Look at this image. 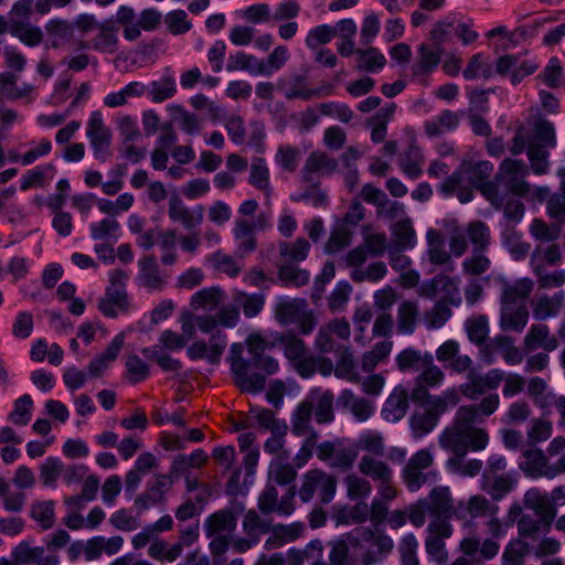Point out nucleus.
Returning a JSON list of instances; mask_svg holds the SVG:
<instances>
[{
	"label": "nucleus",
	"instance_id": "36",
	"mask_svg": "<svg viewBox=\"0 0 565 565\" xmlns=\"http://www.w3.org/2000/svg\"><path fill=\"white\" fill-rule=\"evenodd\" d=\"M361 473L380 482L392 481V469L384 461L376 460L373 457L363 456L359 463Z\"/></svg>",
	"mask_w": 565,
	"mask_h": 565
},
{
	"label": "nucleus",
	"instance_id": "56",
	"mask_svg": "<svg viewBox=\"0 0 565 565\" xmlns=\"http://www.w3.org/2000/svg\"><path fill=\"white\" fill-rule=\"evenodd\" d=\"M417 315L418 309L415 302L403 301L397 310L398 331L401 333H413Z\"/></svg>",
	"mask_w": 565,
	"mask_h": 565
},
{
	"label": "nucleus",
	"instance_id": "46",
	"mask_svg": "<svg viewBox=\"0 0 565 565\" xmlns=\"http://www.w3.org/2000/svg\"><path fill=\"white\" fill-rule=\"evenodd\" d=\"M284 349V355L287 360L292 363L296 360H299L301 356L306 355L308 352V348L303 340L298 338L292 332H287L281 334L277 340Z\"/></svg>",
	"mask_w": 565,
	"mask_h": 565
},
{
	"label": "nucleus",
	"instance_id": "22",
	"mask_svg": "<svg viewBox=\"0 0 565 565\" xmlns=\"http://www.w3.org/2000/svg\"><path fill=\"white\" fill-rule=\"evenodd\" d=\"M499 403V395L490 394L479 404L460 406L457 412L463 422L472 424L478 420L480 416L488 417L492 415L498 409Z\"/></svg>",
	"mask_w": 565,
	"mask_h": 565
},
{
	"label": "nucleus",
	"instance_id": "9",
	"mask_svg": "<svg viewBox=\"0 0 565 565\" xmlns=\"http://www.w3.org/2000/svg\"><path fill=\"white\" fill-rule=\"evenodd\" d=\"M170 273L162 270L154 255H143L138 259L136 281L148 291H162L170 279Z\"/></svg>",
	"mask_w": 565,
	"mask_h": 565
},
{
	"label": "nucleus",
	"instance_id": "53",
	"mask_svg": "<svg viewBox=\"0 0 565 565\" xmlns=\"http://www.w3.org/2000/svg\"><path fill=\"white\" fill-rule=\"evenodd\" d=\"M289 57L290 54L287 46H276L274 51L268 55L267 60H264V63L259 64V75L269 76L274 72L281 70L289 60Z\"/></svg>",
	"mask_w": 565,
	"mask_h": 565
},
{
	"label": "nucleus",
	"instance_id": "24",
	"mask_svg": "<svg viewBox=\"0 0 565 565\" xmlns=\"http://www.w3.org/2000/svg\"><path fill=\"white\" fill-rule=\"evenodd\" d=\"M524 345L527 351H534L542 348L546 351H553L557 348V340L550 337V330L546 324H532L524 339Z\"/></svg>",
	"mask_w": 565,
	"mask_h": 565
},
{
	"label": "nucleus",
	"instance_id": "27",
	"mask_svg": "<svg viewBox=\"0 0 565 565\" xmlns=\"http://www.w3.org/2000/svg\"><path fill=\"white\" fill-rule=\"evenodd\" d=\"M339 403L349 408L355 419L364 422L374 413L373 404L365 398H358L351 390H343L339 396Z\"/></svg>",
	"mask_w": 565,
	"mask_h": 565
},
{
	"label": "nucleus",
	"instance_id": "60",
	"mask_svg": "<svg viewBox=\"0 0 565 565\" xmlns=\"http://www.w3.org/2000/svg\"><path fill=\"white\" fill-rule=\"evenodd\" d=\"M335 36V30L332 25L320 24L308 32L305 43L308 49L316 50L320 45L330 43Z\"/></svg>",
	"mask_w": 565,
	"mask_h": 565
},
{
	"label": "nucleus",
	"instance_id": "62",
	"mask_svg": "<svg viewBox=\"0 0 565 565\" xmlns=\"http://www.w3.org/2000/svg\"><path fill=\"white\" fill-rule=\"evenodd\" d=\"M462 76L466 81H472L479 76L490 78L492 76V67L483 60L482 53H477L469 60L467 67L462 72Z\"/></svg>",
	"mask_w": 565,
	"mask_h": 565
},
{
	"label": "nucleus",
	"instance_id": "51",
	"mask_svg": "<svg viewBox=\"0 0 565 565\" xmlns=\"http://www.w3.org/2000/svg\"><path fill=\"white\" fill-rule=\"evenodd\" d=\"M358 66L366 72H376L382 70L386 64L385 56L376 49L369 47L366 50H356Z\"/></svg>",
	"mask_w": 565,
	"mask_h": 565
},
{
	"label": "nucleus",
	"instance_id": "17",
	"mask_svg": "<svg viewBox=\"0 0 565 565\" xmlns=\"http://www.w3.org/2000/svg\"><path fill=\"white\" fill-rule=\"evenodd\" d=\"M313 411L315 420L318 424H328L334 419V395L330 391L315 390L308 394Z\"/></svg>",
	"mask_w": 565,
	"mask_h": 565
},
{
	"label": "nucleus",
	"instance_id": "41",
	"mask_svg": "<svg viewBox=\"0 0 565 565\" xmlns=\"http://www.w3.org/2000/svg\"><path fill=\"white\" fill-rule=\"evenodd\" d=\"M310 273L294 264H284L278 267V280L285 287H302L309 282Z\"/></svg>",
	"mask_w": 565,
	"mask_h": 565
},
{
	"label": "nucleus",
	"instance_id": "32",
	"mask_svg": "<svg viewBox=\"0 0 565 565\" xmlns=\"http://www.w3.org/2000/svg\"><path fill=\"white\" fill-rule=\"evenodd\" d=\"M551 522V519L547 518L524 514L518 522V531L521 536L534 541L537 540L541 534L550 532Z\"/></svg>",
	"mask_w": 565,
	"mask_h": 565
},
{
	"label": "nucleus",
	"instance_id": "1",
	"mask_svg": "<svg viewBox=\"0 0 565 565\" xmlns=\"http://www.w3.org/2000/svg\"><path fill=\"white\" fill-rule=\"evenodd\" d=\"M439 446L451 452V457H465L469 450H483L489 443L486 429L473 427L456 413L454 423L446 427L438 438Z\"/></svg>",
	"mask_w": 565,
	"mask_h": 565
},
{
	"label": "nucleus",
	"instance_id": "5",
	"mask_svg": "<svg viewBox=\"0 0 565 565\" xmlns=\"http://www.w3.org/2000/svg\"><path fill=\"white\" fill-rule=\"evenodd\" d=\"M337 491V479L321 469H311L303 475L299 489V498L302 502H309L316 492L322 504L330 503Z\"/></svg>",
	"mask_w": 565,
	"mask_h": 565
},
{
	"label": "nucleus",
	"instance_id": "37",
	"mask_svg": "<svg viewBox=\"0 0 565 565\" xmlns=\"http://www.w3.org/2000/svg\"><path fill=\"white\" fill-rule=\"evenodd\" d=\"M466 236L473 245V252H487L491 234L489 226L482 221H472L467 225Z\"/></svg>",
	"mask_w": 565,
	"mask_h": 565
},
{
	"label": "nucleus",
	"instance_id": "52",
	"mask_svg": "<svg viewBox=\"0 0 565 565\" xmlns=\"http://www.w3.org/2000/svg\"><path fill=\"white\" fill-rule=\"evenodd\" d=\"M310 252V244L305 238H297L292 243L280 242L279 254L281 257L295 263L302 262L307 258Z\"/></svg>",
	"mask_w": 565,
	"mask_h": 565
},
{
	"label": "nucleus",
	"instance_id": "30",
	"mask_svg": "<svg viewBox=\"0 0 565 565\" xmlns=\"http://www.w3.org/2000/svg\"><path fill=\"white\" fill-rule=\"evenodd\" d=\"M306 308L305 300L281 299L275 306V318L282 326L295 324Z\"/></svg>",
	"mask_w": 565,
	"mask_h": 565
},
{
	"label": "nucleus",
	"instance_id": "63",
	"mask_svg": "<svg viewBox=\"0 0 565 565\" xmlns=\"http://www.w3.org/2000/svg\"><path fill=\"white\" fill-rule=\"evenodd\" d=\"M393 234L402 249L413 248L416 244V234L409 218L398 221L393 226Z\"/></svg>",
	"mask_w": 565,
	"mask_h": 565
},
{
	"label": "nucleus",
	"instance_id": "31",
	"mask_svg": "<svg viewBox=\"0 0 565 565\" xmlns=\"http://www.w3.org/2000/svg\"><path fill=\"white\" fill-rule=\"evenodd\" d=\"M338 167L335 159L321 151H313L309 154L303 167V180L311 181L312 174L317 172L332 173Z\"/></svg>",
	"mask_w": 565,
	"mask_h": 565
},
{
	"label": "nucleus",
	"instance_id": "2",
	"mask_svg": "<svg viewBox=\"0 0 565 565\" xmlns=\"http://www.w3.org/2000/svg\"><path fill=\"white\" fill-rule=\"evenodd\" d=\"M423 289L424 295L429 298H434L440 292L446 294L439 301H437L433 310L426 315L428 328H441L452 315L449 305L452 302L451 295L454 291H457V288L449 276L439 274L429 282L424 285Z\"/></svg>",
	"mask_w": 565,
	"mask_h": 565
},
{
	"label": "nucleus",
	"instance_id": "38",
	"mask_svg": "<svg viewBox=\"0 0 565 565\" xmlns=\"http://www.w3.org/2000/svg\"><path fill=\"white\" fill-rule=\"evenodd\" d=\"M223 292L217 287L203 288L191 297L190 306L193 310H214L221 303Z\"/></svg>",
	"mask_w": 565,
	"mask_h": 565
},
{
	"label": "nucleus",
	"instance_id": "26",
	"mask_svg": "<svg viewBox=\"0 0 565 565\" xmlns=\"http://www.w3.org/2000/svg\"><path fill=\"white\" fill-rule=\"evenodd\" d=\"M529 320L526 306L502 305L501 328L505 331L521 332Z\"/></svg>",
	"mask_w": 565,
	"mask_h": 565
},
{
	"label": "nucleus",
	"instance_id": "39",
	"mask_svg": "<svg viewBox=\"0 0 565 565\" xmlns=\"http://www.w3.org/2000/svg\"><path fill=\"white\" fill-rule=\"evenodd\" d=\"M141 353L147 360L156 362L164 372H179L182 369V363L166 353L160 345L146 347L141 349Z\"/></svg>",
	"mask_w": 565,
	"mask_h": 565
},
{
	"label": "nucleus",
	"instance_id": "44",
	"mask_svg": "<svg viewBox=\"0 0 565 565\" xmlns=\"http://www.w3.org/2000/svg\"><path fill=\"white\" fill-rule=\"evenodd\" d=\"M527 158L531 162V170L537 174H546L550 169L548 148L543 147L536 141H531L526 149Z\"/></svg>",
	"mask_w": 565,
	"mask_h": 565
},
{
	"label": "nucleus",
	"instance_id": "64",
	"mask_svg": "<svg viewBox=\"0 0 565 565\" xmlns=\"http://www.w3.org/2000/svg\"><path fill=\"white\" fill-rule=\"evenodd\" d=\"M164 23L167 24L168 31L173 35L185 34L192 28V23L188 19L186 12L182 9H177L167 13L164 17Z\"/></svg>",
	"mask_w": 565,
	"mask_h": 565
},
{
	"label": "nucleus",
	"instance_id": "57",
	"mask_svg": "<svg viewBox=\"0 0 565 565\" xmlns=\"http://www.w3.org/2000/svg\"><path fill=\"white\" fill-rule=\"evenodd\" d=\"M139 513L136 514L130 509H119L115 511L110 518V524L120 531L131 532L140 526Z\"/></svg>",
	"mask_w": 565,
	"mask_h": 565
},
{
	"label": "nucleus",
	"instance_id": "19",
	"mask_svg": "<svg viewBox=\"0 0 565 565\" xmlns=\"http://www.w3.org/2000/svg\"><path fill=\"white\" fill-rule=\"evenodd\" d=\"M248 183L256 190L263 192L267 202H269L273 194V188L270 185V171L264 158L254 157L252 159Z\"/></svg>",
	"mask_w": 565,
	"mask_h": 565
},
{
	"label": "nucleus",
	"instance_id": "54",
	"mask_svg": "<svg viewBox=\"0 0 565 565\" xmlns=\"http://www.w3.org/2000/svg\"><path fill=\"white\" fill-rule=\"evenodd\" d=\"M427 241L429 246L427 255L430 263L435 265H446L450 263V254L444 248L443 239L436 231L430 230L427 233Z\"/></svg>",
	"mask_w": 565,
	"mask_h": 565
},
{
	"label": "nucleus",
	"instance_id": "21",
	"mask_svg": "<svg viewBox=\"0 0 565 565\" xmlns=\"http://www.w3.org/2000/svg\"><path fill=\"white\" fill-rule=\"evenodd\" d=\"M459 126V116L450 109L441 110L437 116L425 121L424 130L429 138L441 136L446 131H454Z\"/></svg>",
	"mask_w": 565,
	"mask_h": 565
},
{
	"label": "nucleus",
	"instance_id": "15",
	"mask_svg": "<svg viewBox=\"0 0 565 565\" xmlns=\"http://www.w3.org/2000/svg\"><path fill=\"white\" fill-rule=\"evenodd\" d=\"M124 342L125 333L120 332L116 334L107 345L106 350L89 362L87 367L89 375L98 377L106 369H108L110 363L116 361L118 358Z\"/></svg>",
	"mask_w": 565,
	"mask_h": 565
},
{
	"label": "nucleus",
	"instance_id": "28",
	"mask_svg": "<svg viewBox=\"0 0 565 565\" xmlns=\"http://www.w3.org/2000/svg\"><path fill=\"white\" fill-rule=\"evenodd\" d=\"M532 289L533 281L529 278L519 279L512 285H505L502 291L501 303L525 306Z\"/></svg>",
	"mask_w": 565,
	"mask_h": 565
},
{
	"label": "nucleus",
	"instance_id": "8",
	"mask_svg": "<svg viewBox=\"0 0 565 565\" xmlns=\"http://www.w3.org/2000/svg\"><path fill=\"white\" fill-rule=\"evenodd\" d=\"M433 462V455L426 448L412 455L403 469L404 482L409 491H417L423 484L437 480L436 471L424 472Z\"/></svg>",
	"mask_w": 565,
	"mask_h": 565
},
{
	"label": "nucleus",
	"instance_id": "4",
	"mask_svg": "<svg viewBox=\"0 0 565 565\" xmlns=\"http://www.w3.org/2000/svg\"><path fill=\"white\" fill-rule=\"evenodd\" d=\"M461 173L470 185L478 190L492 205L500 201L497 180H491L493 163L488 160L465 161L460 164Z\"/></svg>",
	"mask_w": 565,
	"mask_h": 565
},
{
	"label": "nucleus",
	"instance_id": "42",
	"mask_svg": "<svg viewBox=\"0 0 565 565\" xmlns=\"http://www.w3.org/2000/svg\"><path fill=\"white\" fill-rule=\"evenodd\" d=\"M484 480L486 483L483 489L494 501L502 500L513 490L516 483V480L510 475H500L492 479L489 477V479Z\"/></svg>",
	"mask_w": 565,
	"mask_h": 565
},
{
	"label": "nucleus",
	"instance_id": "34",
	"mask_svg": "<svg viewBox=\"0 0 565 565\" xmlns=\"http://www.w3.org/2000/svg\"><path fill=\"white\" fill-rule=\"evenodd\" d=\"M47 36L54 49L61 47L71 41L74 34L73 24L64 19H52L45 24Z\"/></svg>",
	"mask_w": 565,
	"mask_h": 565
},
{
	"label": "nucleus",
	"instance_id": "45",
	"mask_svg": "<svg viewBox=\"0 0 565 565\" xmlns=\"http://www.w3.org/2000/svg\"><path fill=\"white\" fill-rule=\"evenodd\" d=\"M126 376L130 384L145 382L150 377V366L137 354H129L125 362Z\"/></svg>",
	"mask_w": 565,
	"mask_h": 565
},
{
	"label": "nucleus",
	"instance_id": "47",
	"mask_svg": "<svg viewBox=\"0 0 565 565\" xmlns=\"http://www.w3.org/2000/svg\"><path fill=\"white\" fill-rule=\"evenodd\" d=\"M18 19V22L12 25L11 35L19 39L28 46H36L43 40V32L39 26H34Z\"/></svg>",
	"mask_w": 565,
	"mask_h": 565
},
{
	"label": "nucleus",
	"instance_id": "55",
	"mask_svg": "<svg viewBox=\"0 0 565 565\" xmlns=\"http://www.w3.org/2000/svg\"><path fill=\"white\" fill-rule=\"evenodd\" d=\"M465 457H449L446 467L449 471L462 477H475L480 473L483 462L480 459L463 461Z\"/></svg>",
	"mask_w": 565,
	"mask_h": 565
},
{
	"label": "nucleus",
	"instance_id": "12",
	"mask_svg": "<svg viewBox=\"0 0 565 565\" xmlns=\"http://www.w3.org/2000/svg\"><path fill=\"white\" fill-rule=\"evenodd\" d=\"M443 47L422 44L418 49V61L412 66L414 77L427 85V77L437 68L443 55Z\"/></svg>",
	"mask_w": 565,
	"mask_h": 565
},
{
	"label": "nucleus",
	"instance_id": "29",
	"mask_svg": "<svg viewBox=\"0 0 565 565\" xmlns=\"http://www.w3.org/2000/svg\"><path fill=\"white\" fill-rule=\"evenodd\" d=\"M177 93L175 78L170 70L156 81H152L148 87V97L153 103H163L172 98Z\"/></svg>",
	"mask_w": 565,
	"mask_h": 565
},
{
	"label": "nucleus",
	"instance_id": "58",
	"mask_svg": "<svg viewBox=\"0 0 565 565\" xmlns=\"http://www.w3.org/2000/svg\"><path fill=\"white\" fill-rule=\"evenodd\" d=\"M339 359L335 364L334 374L340 379L356 382L358 376L354 373V361L352 353L348 348L340 347L337 351Z\"/></svg>",
	"mask_w": 565,
	"mask_h": 565
},
{
	"label": "nucleus",
	"instance_id": "16",
	"mask_svg": "<svg viewBox=\"0 0 565 565\" xmlns=\"http://www.w3.org/2000/svg\"><path fill=\"white\" fill-rule=\"evenodd\" d=\"M277 86L289 100L296 98L308 100L317 95L316 89L307 86L306 76L300 74L280 77L277 82Z\"/></svg>",
	"mask_w": 565,
	"mask_h": 565
},
{
	"label": "nucleus",
	"instance_id": "23",
	"mask_svg": "<svg viewBox=\"0 0 565 565\" xmlns=\"http://www.w3.org/2000/svg\"><path fill=\"white\" fill-rule=\"evenodd\" d=\"M56 173L52 163H45L28 170L20 179V190L28 191L32 188H43L49 184Z\"/></svg>",
	"mask_w": 565,
	"mask_h": 565
},
{
	"label": "nucleus",
	"instance_id": "7",
	"mask_svg": "<svg viewBox=\"0 0 565 565\" xmlns=\"http://www.w3.org/2000/svg\"><path fill=\"white\" fill-rule=\"evenodd\" d=\"M242 353L243 345L241 343L231 345V371L235 383L243 392H262L265 387V376L257 372H250L249 359H243Z\"/></svg>",
	"mask_w": 565,
	"mask_h": 565
},
{
	"label": "nucleus",
	"instance_id": "6",
	"mask_svg": "<svg viewBox=\"0 0 565 565\" xmlns=\"http://www.w3.org/2000/svg\"><path fill=\"white\" fill-rule=\"evenodd\" d=\"M529 173L530 168L524 161L505 158L495 174L497 184L502 183L511 194L525 198L530 193V184L525 181Z\"/></svg>",
	"mask_w": 565,
	"mask_h": 565
},
{
	"label": "nucleus",
	"instance_id": "18",
	"mask_svg": "<svg viewBox=\"0 0 565 565\" xmlns=\"http://www.w3.org/2000/svg\"><path fill=\"white\" fill-rule=\"evenodd\" d=\"M408 392L403 387H395L383 406V418L392 423L401 420L408 409Z\"/></svg>",
	"mask_w": 565,
	"mask_h": 565
},
{
	"label": "nucleus",
	"instance_id": "49",
	"mask_svg": "<svg viewBox=\"0 0 565 565\" xmlns=\"http://www.w3.org/2000/svg\"><path fill=\"white\" fill-rule=\"evenodd\" d=\"M54 501L34 502L31 507V518L38 522L42 530L53 527L55 523Z\"/></svg>",
	"mask_w": 565,
	"mask_h": 565
},
{
	"label": "nucleus",
	"instance_id": "11",
	"mask_svg": "<svg viewBox=\"0 0 565 565\" xmlns=\"http://www.w3.org/2000/svg\"><path fill=\"white\" fill-rule=\"evenodd\" d=\"M168 216L173 223H179L184 230L191 231L202 224L204 206L199 204L190 209L179 195L174 194L169 199Z\"/></svg>",
	"mask_w": 565,
	"mask_h": 565
},
{
	"label": "nucleus",
	"instance_id": "10",
	"mask_svg": "<svg viewBox=\"0 0 565 565\" xmlns=\"http://www.w3.org/2000/svg\"><path fill=\"white\" fill-rule=\"evenodd\" d=\"M244 511V505L239 502L231 507L221 509L210 514L204 522L203 529L207 537H213L216 534L227 533L231 534L237 525V518Z\"/></svg>",
	"mask_w": 565,
	"mask_h": 565
},
{
	"label": "nucleus",
	"instance_id": "50",
	"mask_svg": "<svg viewBox=\"0 0 565 565\" xmlns=\"http://www.w3.org/2000/svg\"><path fill=\"white\" fill-rule=\"evenodd\" d=\"M297 470L290 463L273 461L269 467L268 481L279 486H295Z\"/></svg>",
	"mask_w": 565,
	"mask_h": 565
},
{
	"label": "nucleus",
	"instance_id": "59",
	"mask_svg": "<svg viewBox=\"0 0 565 565\" xmlns=\"http://www.w3.org/2000/svg\"><path fill=\"white\" fill-rule=\"evenodd\" d=\"M563 303V294H554L553 297H541L534 308V317L536 319H546L558 313Z\"/></svg>",
	"mask_w": 565,
	"mask_h": 565
},
{
	"label": "nucleus",
	"instance_id": "40",
	"mask_svg": "<svg viewBox=\"0 0 565 565\" xmlns=\"http://www.w3.org/2000/svg\"><path fill=\"white\" fill-rule=\"evenodd\" d=\"M313 411L310 404L309 396L301 401L291 416V433L296 436L305 435L310 428V420Z\"/></svg>",
	"mask_w": 565,
	"mask_h": 565
},
{
	"label": "nucleus",
	"instance_id": "20",
	"mask_svg": "<svg viewBox=\"0 0 565 565\" xmlns=\"http://www.w3.org/2000/svg\"><path fill=\"white\" fill-rule=\"evenodd\" d=\"M130 302L126 290L106 289L105 297L99 300L98 309L107 318H116L118 312H127Z\"/></svg>",
	"mask_w": 565,
	"mask_h": 565
},
{
	"label": "nucleus",
	"instance_id": "25",
	"mask_svg": "<svg viewBox=\"0 0 565 565\" xmlns=\"http://www.w3.org/2000/svg\"><path fill=\"white\" fill-rule=\"evenodd\" d=\"M256 225L246 218H237L233 228L234 238L241 253L247 254L256 249L257 241L255 238Z\"/></svg>",
	"mask_w": 565,
	"mask_h": 565
},
{
	"label": "nucleus",
	"instance_id": "33",
	"mask_svg": "<svg viewBox=\"0 0 565 565\" xmlns=\"http://www.w3.org/2000/svg\"><path fill=\"white\" fill-rule=\"evenodd\" d=\"M427 512L434 518H450L452 503L447 488H436L430 492Z\"/></svg>",
	"mask_w": 565,
	"mask_h": 565
},
{
	"label": "nucleus",
	"instance_id": "14",
	"mask_svg": "<svg viewBox=\"0 0 565 565\" xmlns=\"http://www.w3.org/2000/svg\"><path fill=\"white\" fill-rule=\"evenodd\" d=\"M97 31L96 36L90 40L89 47L100 53H115L118 50L119 43L117 35L119 28L115 25V21L108 19L100 22Z\"/></svg>",
	"mask_w": 565,
	"mask_h": 565
},
{
	"label": "nucleus",
	"instance_id": "35",
	"mask_svg": "<svg viewBox=\"0 0 565 565\" xmlns=\"http://www.w3.org/2000/svg\"><path fill=\"white\" fill-rule=\"evenodd\" d=\"M115 25L122 26L124 38L128 41H135L140 36V28H138V20L135 10L128 6H120L116 12Z\"/></svg>",
	"mask_w": 565,
	"mask_h": 565
},
{
	"label": "nucleus",
	"instance_id": "43",
	"mask_svg": "<svg viewBox=\"0 0 565 565\" xmlns=\"http://www.w3.org/2000/svg\"><path fill=\"white\" fill-rule=\"evenodd\" d=\"M265 299L264 294L237 291L234 295L235 302L242 308L246 318H254L258 316L265 306Z\"/></svg>",
	"mask_w": 565,
	"mask_h": 565
},
{
	"label": "nucleus",
	"instance_id": "3",
	"mask_svg": "<svg viewBox=\"0 0 565 565\" xmlns=\"http://www.w3.org/2000/svg\"><path fill=\"white\" fill-rule=\"evenodd\" d=\"M459 402L458 393L455 390H447L440 396L431 401L424 413H415L411 417V427L415 438H422L430 433L439 422V417L447 411L448 406H455Z\"/></svg>",
	"mask_w": 565,
	"mask_h": 565
},
{
	"label": "nucleus",
	"instance_id": "13",
	"mask_svg": "<svg viewBox=\"0 0 565 565\" xmlns=\"http://www.w3.org/2000/svg\"><path fill=\"white\" fill-rule=\"evenodd\" d=\"M461 552L475 557L478 563L494 558L499 551L500 544L493 539H486L482 543L477 537H466L460 543Z\"/></svg>",
	"mask_w": 565,
	"mask_h": 565
},
{
	"label": "nucleus",
	"instance_id": "61",
	"mask_svg": "<svg viewBox=\"0 0 565 565\" xmlns=\"http://www.w3.org/2000/svg\"><path fill=\"white\" fill-rule=\"evenodd\" d=\"M531 235L541 242H554L559 237L562 227L559 224L548 225L541 218H534L530 225Z\"/></svg>",
	"mask_w": 565,
	"mask_h": 565
},
{
	"label": "nucleus",
	"instance_id": "48",
	"mask_svg": "<svg viewBox=\"0 0 565 565\" xmlns=\"http://www.w3.org/2000/svg\"><path fill=\"white\" fill-rule=\"evenodd\" d=\"M530 546L521 539L511 540L504 547L502 565H523Z\"/></svg>",
	"mask_w": 565,
	"mask_h": 565
}]
</instances>
